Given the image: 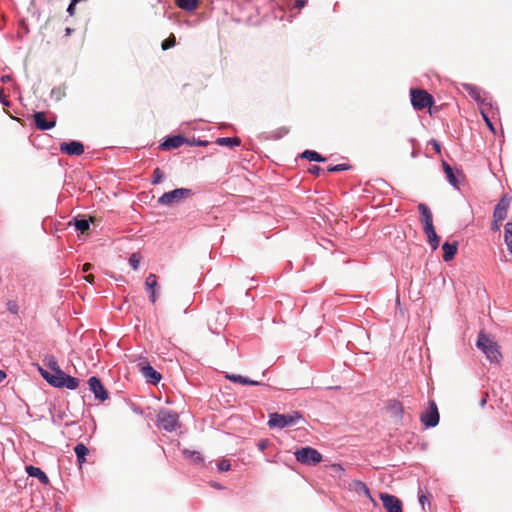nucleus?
<instances>
[{
    "label": "nucleus",
    "mask_w": 512,
    "mask_h": 512,
    "mask_svg": "<svg viewBox=\"0 0 512 512\" xmlns=\"http://www.w3.org/2000/svg\"><path fill=\"white\" fill-rule=\"evenodd\" d=\"M38 371L42 378L52 387L62 389L67 388L69 390H75L78 388L80 380L76 377H73L63 370L58 371L57 373H50L48 370L39 366Z\"/></svg>",
    "instance_id": "nucleus-1"
},
{
    "label": "nucleus",
    "mask_w": 512,
    "mask_h": 512,
    "mask_svg": "<svg viewBox=\"0 0 512 512\" xmlns=\"http://www.w3.org/2000/svg\"><path fill=\"white\" fill-rule=\"evenodd\" d=\"M418 210L421 214V222L423 224V231L428 238V243L433 251L437 250L440 243V237L437 235L433 225V215L429 207L424 203L418 204Z\"/></svg>",
    "instance_id": "nucleus-2"
},
{
    "label": "nucleus",
    "mask_w": 512,
    "mask_h": 512,
    "mask_svg": "<svg viewBox=\"0 0 512 512\" xmlns=\"http://www.w3.org/2000/svg\"><path fill=\"white\" fill-rule=\"evenodd\" d=\"M305 422L303 415L300 411H293L288 414H280L273 412L269 414L267 425L270 429H284L290 426L297 425L299 421Z\"/></svg>",
    "instance_id": "nucleus-3"
},
{
    "label": "nucleus",
    "mask_w": 512,
    "mask_h": 512,
    "mask_svg": "<svg viewBox=\"0 0 512 512\" xmlns=\"http://www.w3.org/2000/svg\"><path fill=\"white\" fill-rule=\"evenodd\" d=\"M476 347L485 354L491 363H498L502 358L498 344L484 332L478 334Z\"/></svg>",
    "instance_id": "nucleus-4"
},
{
    "label": "nucleus",
    "mask_w": 512,
    "mask_h": 512,
    "mask_svg": "<svg viewBox=\"0 0 512 512\" xmlns=\"http://www.w3.org/2000/svg\"><path fill=\"white\" fill-rule=\"evenodd\" d=\"M462 87L475 102L482 105L484 108L498 110L497 102L494 101L492 96L486 92H483L484 96H482V90L478 86L470 83H464Z\"/></svg>",
    "instance_id": "nucleus-5"
},
{
    "label": "nucleus",
    "mask_w": 512,
    "mask_h": 512,
    "mask_svg": "<svg viewBox=\"0 0 512 512\" xmlns=\"http://www.w3.org/2000/svg\"><path fill=\"white\" fill-rule=\"evenodd\" d=\"M157 426L166 432H173L179 426V415L172 410H160L157 415Z\"/></svg>",
    "instance_id": "nucleus-6"
},
{
    "label": "nucleus",
    "mask_w": 512,
    "mask_h": 512,
    "mask_svg": "<svg viewBox=\"0 0 512 512\" xmlns=\"http://www.w3.org/2000/svg\"><path fill=\"white\" fill-rule=\"evenodd\" d=\"M410 100L415 110L430 108L434 104V98L423 89L412 88L410 90Z\"/></svg>",
    "instance_id": "nucleus-7"
},
{
    "label": "nucleus",
    "mask_w": 512,
    "mask_h": 512,
    "mask_svg": "<svg viewBox=\"0 0 512 512\" xmlns=\"http://www.w3.org/2000/svg\"><path fill=\"white\" fill-rule=\"evenodd\" d=\"M194 192L189 188H176L171 191L163 193L157 200L159 205L171 206L179 202L183 198L193 196Z\"/></svg>",
    "instance_id": "nucleus-8"
},
{
    "label": "nucleus",
    "mask_w": 512,
    "mask_h": 512,
    "mask_svg": "<svg viewBox=\"0 0 512 512\" xmlns=\"http://www.w3.org/2000/svg\"><path fill=\"white\" fill-rule=\"evenodd\" d=\"M296 460L305 465H317L322 461V454L310 446L301 447L294 453Z\"/></svg>",
    "instance_id": "nucleus-9"
},
{
    "label": "nucleus",
    "mask_w": 512,
    "mask_h": 512,
    "mask_svg": "<svg viewBox=\"0 0 512 512\" xmlns=\"http://www.w3.org/2000/svg\"><path fill=\"white\" fill-rule=\"evenodd\" d=\"M440 414L434 400L428 402L426 409L420 414V422L427 428H434L439 424Z\"/></svg>",
    "instance_id": "nucleus-10"
},
{
    "label": "nucleus",
    "mask_w": 512,
    "mask_h": 512,
    "mask_svg": "<svg viewBox=\"0 0 512 512\" xmlns=\"http://www.w3.org/2000/svg\"><path fill=\"white\" fill-rule=\"evenodd\" d=\"M89 390L94 394L96 400L104 402L109 398V393L104 387L101 379L97 376H91L88 379Z\"/></svg>",
    "instance_id": "nucleus-11"
},
{
    "label": "nucleus",
    "mask_w": 512,
    "mask_h": 512,
    "mask_svg": "<svg viewBox=\"0 0 512 512\" xmlns=\"http://www.w3.org/2000/svg\"><path fill=\"white\" fill-rule=\"evenodd\" d=\"M59 150L68 156H80L84 153L85 146L78 140H69L61 142Z\"/></svg>",
    "instance_id": "nucleus-12"
},
{
    "label": "nucleus",
    "mask_w": 512,
    "mask_h": 512,
    "mask_svg": "<svg viewBox=\"0 0 512 512\" xmlns=\"http://www.w3.org/2000/svg\"><path fill=\"white\" fill-rule=\"evenodd\" d=\"M185 142H188V138L183 136L182 134L167 135L160 142L159 149L163 151L177 149L183 144H186Z\"/></svg>",
    "instance_id": "nucleus-13"
},
{
    "label": "nucleus",
    "mask_w": 512,
    "mask_h": 512,
    "mask_svg": "<svg viewBox=\"0 0 512 512\" xmlns=\"http://www.w3.org/2000/svg\"><path fill=\"white\" fill-rule=\"evenodd\" d=\"M379 498L382 502L386 512H402L403 506L401 500L395 495H391L385 492L379 494Z\"/></svg>",
    "instance_id": "nucleus-14"
},
{
    "label": "nucleus",
    "mask_w": 512,
    "mask_h": 512,
    "mask_svg": "<svg viewBox=\"0 0 512 512\" xmlns=\"http://www.w3.org/2000/svg\"><path fill=\"white\" fill-rule=\"evenodd\" d=\"M95 218L92 216L79 214L73 217L69 225L73 226L76 231L84 234L89 231L91 224H94Z\"/></svg>",
    "instance_id": "nucleus-15"
},
{
    "label": "nucleus",
    "mask_w": 512,
    "mask_h": 512,
    "mask_svg": "<svg viewBox=\"0 0 512 512\" xmlns=\"http://www.w3.org/2000/svg\"><path fill=\"white\" fill-rule=\"evenodd\" d=\"M34 125L41 131H47L56 126V118L51 120L46 119V113L43 111H36L33 114Z\"/></svg>",
    "instance_id": "nucleus-16"
},
{
    "label": "nucleus",
    "mask_w": 512,
    "mask_h": 512,
    "mask_svg": "<svg viewBox=\"0 0 512 512\" xmlns=\"http://www.w3.org/2000/svg\"><path fill=\"white\" fill-rule=\"evenodd\" d=\"M141 372L145 377L146 381L150 384L157 385L161 379V374L155 370L149 363H146L141 367Z\"/></svg>",
    "instance_id": "nucleus-17"
},
{
    "label": "nucleus",
    "mask_w": 512,
    "mask_h": 512,
    "mask_svg": "<svg viewBox=\"0 0 512 512\" xmlns=\"http://www.w3.org/2000/svg\"><path fill=\"white\" fill-rule=\"evenodd\" d=\"M458 241H445L442 244V250H443V260L445 262L451 261L458 251Z\"/></svg>",
    "instance_id": "nucleus-18"
},
{
    "label": "nucleus",
    "mask_w": 512,
    "mask_h": 512,
    "mask_svg": "<svg viewBox=\"0 0 512 512\" xmlns=\"http://www.w3.org/2000/svg\"><path fill=\"white\" fill-rule=\"evenodd\" d=\"M25 471L29 477L36 478L41 484L47 485L49 478L46 473L39 467L33 465H27Z\"/></svg>",
    "instance_id": "nucleus-19"
},
{
    "label": "nucleus",
    "mask_w": 512,
    "mask_h": 512,
    "mask_svg": "<svg viewBox=\"0 0 512 512\" xmlns=\"http://www.w3.org/2000/svg\"><path fill=\"white\" fill-rule=\"evenodd\" d=\"M350 488L355 491L356 493H358L359 495L360 494H363L365 497H367L374 505H377L376 504V501L374 500V498L372 497L371 495V492H370V489L368 488V486L362 482L361 480H353L351 483H350Z\"/></svg>",
    "instance_id": "nucleus-20"
},
{
    "label": "nucleus",
    "mask_w": 512,
    "mask_h": 512,
    "mask_svg": "<svg viewBox=\"0 0 512 512\" xmlns=\"http://www.w3.org/2000/svg\"><path fill=\"white\" fill-rule=\"evenodd\" d=\"M442 168H443V171L446 175V178H447V181L449 182V184L453 188L459 189L460 182H459L453 168L444 160L442 161Z\"/></svg>",
    "instance_id": "nucleus-21"
},
{
    "label": "nucleus",
    "mask_w": 512,
    "mask_h": 512,
    "mask_svg": "<svg viewBox=\"0 0 512 512\" xmlns=\"http://www.w3.org/2000/svg\"><path fill=\"white\" fill-rule=\"evenodd\" d=\"M182 455L184 458L189 459L193 464L204 466V457L199 451L184 448L182 449Z\"/></svg>",
    "instance_id": "nucleus-22"
},
{
    "label": "nucleus",
    "mask_w": 512,
    "mask_h": 512,
    "mask_svg": "<svg viewBox=\"0 0 512 512\" xmlns=\"http://www.w3.org/2000/svg\"><path fill=\"white\" fill-rule=\"evenodd\" d=\"M226 378L233 383H239L242 385L259 386L262 384L259 381L251 380L250 378L239 374H229L226 376Z\"/></svg>",
    "instance_id": "nucleus-23"
},
{
    "label": "nucleus",
    "mask_w": 512,
    "mask_h": 512,
    "mask_svg": "<svg viewBox=\"0 0 512 512\" xmlns=\"http://www.w3.org/2000/svg\"><path fill=\"white\" fill-rule=\"evenodd\" d=\"M74 452L76 455L77 462L81 466L86 462V457L89 454V449L84 443L79 442L74 446Z\"/></svg>",
    "instance_id": "nucleus-24"
},
{
    "label": "nucleus",
    "mask_w": 512,
    "mask_h": 512,
    "mask_svg": "<svg viewBox=\"0 0 512 512\" xmlns=\"http://www.w3.org/2000/svg\"><path fill=\"white\" fill-rule=\"evenodd\" d=\"M174 2L177 7L187 12L195 11L200 4V0H174Z\"/></svg>",
    "instance_id": "nucleus-25"
},
{
    "label": "nucleus",
    "mask_w": 512,
    "mask_h": 512,
    "mask_svg": "<svg viewBox=\"0 0 512 512\" xmlns=\"http://www.w3.org/2000/svg\"><path fill=\"white\" fill-rule=\"evenodd\" d=\"M301 158L306 159L308 161H314V162H325L326 158L322 156L320 153L314 150H305L301 153Z\"/></svg>",
    "instance_id": "nucleus-26"
},
{
    "label": "nucleus",
    "mask_w": 512,
    "mask_h": 512,
    "mask_svg": "<svg viewBox=\"0 0 512 512\" xmlns=\"http://www.w3.org/2000/svg\"><path fill=\"white\" fill-rule=\"evenodd\" d=\"M390 413L398 418H401L404 414L403 405L397 400H390L387 406Z\"/></svg>",
    "instance_id": "nucleus-27"
},
{
    "label": "nucleus",
    "mask_w": 512,
    "mask_h": 512,
    "mask_svg": "<svg viewBox=\"0 0 512 512\" xmlns=\"http://www.w3.org/2000/svg\"><path fill=\"white\" fill-rule=\"evenodd\" d=\"M216 144L219 146L236 147L241 144V140L238 137H220L217 138Z\"/></svg>",
    "instance_id": "nucleus-28"
},
{
    "label": "nucleus",
    "mask_w": 512,
    "mask_h": 512,
    "mask_svg": "<svg viewBox=\"0 0 512 512\" xmlns=\"http://www.w3.org/2000/svg\"><path fill=\"white\" fill-rule=\"evenodd\" d=\"M504 241L510 254H512V222L504 226Z\"/></svg>",
    "instance_id": "nucleus-29"
},
{
    "label": "nucleus",
    "mask_w": 512,
    "mask_h": 512,
    "mask_svg": "<svg viewBox=\"0 0 512 512\" xmlns=\"http://www.w3.org/2000/svg\"><path fill=\"white\" fill-rule=\"evenodd\" d=\"M45 365L50 370V373H57L58 371L62 370L58 364L57 359L53 356H47L44 360Z\"/></svg>",
    "instance_id": "nucleus-30"
},
{
    "label": "nucleus",
    "mask_w": 512,
    "mask_h": 512,
    "mask_svg": "<svg viewBox=\"0 0 512 512\" xmlns=\"http://www.w3.org/2000/svg\"><path fill=\"white\" fill-rule=\"evenodd\" d=\"M145 287L147 291H153L158 289L157 277L155 274L150 273L145 279Z\"/></svg>",
    "instance_id": "nucleus-31"
},
{
    "label": "nucleus",
    "mask_w": 512,
    "mask_h": 512,
    "mask_svg": "<svg viewBox=\"0 0 512 512\" xmlns=\"http://www.w3.org/2000/svg\"><path fill=\"white\" fill-rule=\"evenodd\" d=\"M289 133V129L286 127H280L272 132H270L269 136H267V139L270 140H279L285 135Z\"/></svg>",
    "instance_id": "nucleus-32"
},
{
    "label": "nucleus",
    "mask_w": 512,
    "mask_h": 512,
    "mask_svg": "<svg viewBox=\"0 0 512 512\" xmlns=\"http://www.w3.org/2000/svg\"><path fill=\"white\" fill-rule=\"evenodd\" d=\"M351 168H352V166L350 164L342 163V164L329 165L327 167V171L331 172V173H336V172L347 171V170H350Z\"/></svg>",
    "instance_id": "nucleus-33"
},
{
    "label": "nucleus",
    "mask_w": 512,
    "mask_h": 512,
    "mask_svg": "<svg viewBox=\"0 0 512 512\" xmlns=\"http://www.w3.org/2000/svg\"><path fill=\"white\" fill-rule=\"evenodd\" d=\"M164 177H165V175H164L163 171L159 167H156L153 171V178L151 180V184L157 185V184L161 183L162 180L164 179Z\"/></svg>",
    "instance_id": "nucleus-34"
},
{
    "label": "nucleus",
    "mask_w": 512,
    "mask_h": 512,
    "mask_svg": "<svg viewBox=\"0 0 512 512\" xmlns=\"http://www.w3.org/2000/svg\"><path fill=\"white\" fill-rule=\"evenodd\" d=\"M507 211L508 210H506V209L494 207L493 219L496 220V222L503 221L507 217Z\"/></svg>",
    "instance_id": "nucleus-35"
},
{
    "label": "nucleus",
    "mask_w": 512,
    "mask_h": 512,
    "mask_svg": "<svg viewBox=\"0 0 512 512\" xmlns=\"http://www.w3.org/2000/svg\"><path fill=\"white\" fill-rule=\"evenodd\" d=\"M176 44V37L171 34L168 38L162 41L161 48L162 50L166 51L172 47H174Z\"/></svg>",
    "instance_id": "nucleus-36"
},
{
    "label": "nucleus",
    "mask_w": 512,
    "mask_h": 512,
    "mask_svg": "<svg viewBox=\"0 0 512 512\" xmlns=\"http://www.w3.org/2000/svg\"><path fill=\"white\" fill-rule=\"evenodd\" d=\"M187 145L196 146V147H206L210 144L207 140H202L200 138L193 137L192 139L188 138V142H185Z\"/></svg>",
    "instance_id": "nucleus-37"
},
{
    "label": "nucleus",
    "mask_w": 512,
    "mask_h": 512,
    "mask_svg": "<svg viewBox=\"0 0 512 512\" xmlns=\"http://www.w3.org/2000/svg\"><path fill=\"white\" fill-rule=\"evenodd\" d=\"M140 260H141V257L139 255V253H132L129 257V265L131 266V268L133 270H137L139 268V265H140Z\"/></svg>",
    "instance_id": "nucleus-38"
},
{
    "label": "nucleus",
    "mask_w": 512,
    "mask_h": 512,
    "mask_svg": "<svg viewBox=\"0 0 512 512\" xmlns=\"http://www.w3.org/2000/svg\"><path fill=\"white\" fill-rule=\"evenodd\" d=\"M481 116L486 124V126L488 127V129L493 133L495 134L496 133V129H495V126L494 124L492 123L490 117L488 116V114L483 110L481 109Z\"/></svg>",
    "instance_id": "nucleus-39"
},
{
    "label": "nucleus",
    "mask_w": 512,
    "mask_h": 512,
    "mask_svg": "<svg viewBox=\"0 0 512 512\" xmlns=\"http://www.w3.org/2000/svg\"><path fill=\"white\" fill-rule=\"evenodd\" d=\"M510 202H511V198H509L507 195H504L500 198V200L495 205V207L508 210V208L510 206Z\"/></svg>",
    "instance_id": "nucleus-40"
},
{
    "label": "nucleus",
    "mask_w": 512,
    "mask_h": 512,
    "mask_svg": "<svg viewBox=\"0 0 512 512\" xmlns=\"http://www.w3.org/2000/svg\"><path fill=\"white\" fill-rule=\"evenodd\" d=\"M6 307L7 310L13 315H17L19 312V306L15 300H8L6 302Z\"/></svg>",
    "instance_id": "nucleus-41"
},
{
    "label": "nucleus",
    "mask_w": 512,
    "mask_h": 512,
    "mask_svg": "<svg viewBox=\"0 0 512 512\" xmlns=\"http://www.w3.org/2000/svg\"><path fill=\"white\" fill-rule=\"evenodd\" d=\"M217 468L220 472H227L231 469V464L228 460L223 459L217 464Z\"/></svg>",
    "instance_id": "nucleus-42"
},
{
    "label": "nucleus",
    "mask_w": 512,
    "mask_h": 512,
    "mask_svg": "<svg viewBox=\"0 0 512 512\" xmlns=\"http://www.w3.org/2000/svg\"><path fill=\"white\" fill-rule=\"evenodd\" d=\"M80 1L79 0H71L68 7H67V13L70 15V16H73L74 13H75V10H76V5L79 3Z\"/></svg>",
    "instance_id": "nucleus-43"
},
{
    "label": "nucleus",
    "mask_w": 512,
    "mask_h": 512,
    "mask_svg": "<svg viewBox=\"0 0 512 512\" xmlns=\"http://www.w3.org/2000/svg\"><path fill=\"white\" fill-rule=\"evenodd\" d=\"M270 445V441L269 439H261L258 441L257 443V448L260 450V451H265Z\"/></svg>",
    "instance_id": "nucleus-44"
},
{
    "label": "nucleus",
    "mask_w": 512,
    "mask_h": 512,
    "mask_svg": "<svg viewBox=\"0 0 512 512\" xmlns=\"http://www.w3.org/2000/svg\"><path fill=\"white\" fill-rule=\"evenodd\" d=\"M429 144L433 147L434 151L438 154L441 153V144L436 139H431Z\"/></svg>",
    "instance_id": "nucleus-45"
},
{
    "label": "nucleus",
    "mask_w": 512,
    "mask_h": 512,
    "mask_svg": "<svg viewBox=\"0 0 512 512\" xmlns=\"http://www.w3.org/2000/svg\"><path fill=\"white\" fill-rule=\"evenodd\" d=\"M0 103L5 107L10 106V102L7 100V97L2 89H0Z\"/></svg>",
    "instance_id": "nucleus-46"
},
{
    "label": "nucleus",
    "mask_w": 512,
    "mask_h": 512,
    "mask_svg": "<svg viewBox=\"0 0 512 512\" xmlns=\"http://www.w3.org/2000/svg\"><path fill=\"white\" fill-rule=\"evenodd\" d=\"M321 170V167L317 165H313L309 168V172L313 175H319Z\"/></svg>",
    "instance_id": "nucleus-47"
},
{
    "label": "nucleus",
    "mask_w": 512,
    "mask_h": 512,
    "mask_svg": "<svg viewBox=\"0 0 512 512\" xmlns=\"http://www.w3.org/2000/svg\"><path fill=\"white\" fill-rule=\"evenodd\" d=\"M305 4H306V0H295L293 7L297 8V9H301L305 6Z\"/></svg>",
    "instance_id": "nucleus-48"
},
{
    "label": "nucleus",
    "mask_w": 512,
    "mask_h": 512,
    "mask_svg": "<svg viewBox=\"0 0 512 512\" xmlns=\"http://www.w3.org/2000/svg\"><path fill=\"white\" fill-rule=\"evenodd\" d=\"M156 291H157V290L147 291V292H148V294H149V300H150V302H152V303H155V302H156V300H157V294H156Z\"/></svg>",
    "instance_id": "nucleus-49"
},
{
    "label": "nucleus",
    "mask_w": 512,
    "mask_h": 512,
    "mask_svg": "<svg viewBox=\"0 0 512 512\" xmlns=\"http://www.w3.org/2000/svg\"><path fill=\"white\" fill-rule=\"evenodd\" d=\"M409 141L411 142V144H412V146H413V150H412V152H411V157H412V158H416V157L418 156V151L414 148V145H415V143H416V140H415V139H413V138H411Z\"/></svg>",
    "instance_id": "nucleus-50"
},
{
    "label": "nucleus",
    "mask_w": 512,
    "mask_h": 512,
    "mask_svg": "<svg viewBox=\"0 0 512 512\" xmlns=\"http://www.w3.org/2000/svg\"><path fill=\"white\" fill-rule=\"evenodd\" d=\"M429 502L428 497L426 495H420L419 496V503L422 506V508H425V503Z\"/></svg>",
    "instance_id": "nucleus-51"
},
{
    "label": "nucleus",
    "mask_w": 512,
    "mask_h": 512,
    "mask_svg": "<svg viewBox=\"0 0 512 512\" xmlns=\"http://www.w3.org/2000/svg\"><path fill=\"white\" fill-rule=\"evenodd\" d=\"M491 230L493 232L499 231L500 230L499 222H496V220H494L493 223H492V226H491Z\"/></svg>",
    "instance_id": "nucleus-52"
},
{
    "label": "nucleus",
    "mask_w": 512,
    "mask_h": 512,
    "mask_svg": "<svg viewBox=\"0 0 512 512\" xmlns=\"http://www.w3.org/2000/svg\"><path fill=\"white\" fill-rule=\"evenodd\" d=\"M85 281L92 284L95 280V276L93 274H88L84 277Z\"/></svg>",
    "instance_id": "nucleus-53"
},
{
    "label": "nucleus",
    "mask_w": 512,
    "mask_h": 512,
    "mask_svg": "<svg viewBox=\"0 0 512 512\" xmlns=\"http://www.w3.org/2000/svg\"><path fill=\"white\" fill-rule=\"evenodd\" d=\"M65 416H66L65 411H59L58 414H57V418L59 420H63L65 418Z\"/></svg>",
    "instance_id": "nucleus-54"
},
{
    "label": "nucleus",
    "mask_w": 512,
    "mask_h": 512,
    "mask_svg": "<svg viewBox=\"0 0 512 512\" xmlns=\"http://www.w3.org/2000/svg\"><path fill=\"white\" fill-rule=\"evenodd\" d=\"M212 487H214V488H216L218 490H221V489L224 488L221 484L216 483V482L212 483Z\"/></svg>",
    "instance_id": "nucleus-55"
},
{
    "label": "nucleus",
    "mask_w": 512,
    "mask_h": 512,
    "mask_svg": "<svg viewBox=\"0 0 512 512\" xmlns=\"http://www.w3.org/2000/svg\"><path fill=\"white\" fill-rule=\"evenodd\" d=\"M73 31H74V30H73L72 28L67 27V28L65 29V35H66V36H69V35H71V34L73 33Z\"/></svg>",
    "instance_id": "nucleus-56"
},
{
    "label": "nucleus",
    "mask_w": 512,
    "mask_h": 512,
    "mask_svg": "<svg viewBox=\"0 0 512 512\" xmlns=\"http://www.w3.org/2000/svg\"><path fill=\"white\" fill-rule=\"evenodd\" d=\"M90 268H91V265H90V264H88V263H86V264H84V265H83V271H84V272H88V271L90 270Z\"/></svg>",
    "instance_id": "nucleus-57"
},
{
    "label": "nucleus",
    "mask_w": 512,
    "mask_h": 512,
    "mask_svg": "<svg viewBox=\"0 0 512 512\" xmlns=\"http://www.w3.org/2000/svg\"><path fill=\"white\" fill-rule=\"evenodd\" d=\"M6 373L3 370H0V381L4 380L6 378Z\"/></svg>",
    "instance_id": "nucleus-58"
},
{
    "label": "nucleus",
    "mask_w": 512,
    "mask_h": 512,
    "mask_svg": "<svg viewBox=\"0 0 512 512\" xmlns=\"http://www.w3.org/2000/svg\"><path fill=\"white\" fill-rule=\"evenodd\" d=\"M486 402H487L486 398H485V397H483V398H481V400H480L479 404H480V406H481V407H484V406H485V404H486Z\"/></svg>",
    "instance_id": "nucleus-59"
},
{
    "label": "nucleus",
    "mask_w": 512,
    "mask_h": 512,
    "mask_svg": "<svg viewBox=\"0 0 512 512\" xmlns=\"http://www.w3.org/2000/svg\"><path fill=\"white\" fill-rule=\"evenodd\" d=\"M9 79H10V77H9V76H2V78H1V80H2L3 82H5V81H7V80H9Z\"/></svg>",
    "instance_id": "nucleus-60"
},
{
    "label": "nucleus",
    "mask_w": 512,
    "mask_h": 512,
    "mask_svg": "<svg viewBox=\"0 0 512 512\" xmlns=\"http://www.w3.org/2000/svg\"><path fill=\"white\" fill-rule=\"evenodd\" d=\"M56 95H58V96H57V100H59V99L61 98V93H60V90H59V89L57 90Z\"/></svg>",
    "instance_id": "nucleus-61"
},
{
    "label": "nucleus",
    "mask_w": 512,
    "mask_h": 512,
    "mask_svg": "<svg viewBox=\"0 0 512 512\" xmlns=\"http://www.w3.org/2000/svg\"><path fill=\"white\" fill-rule=\"evenodd\" d=\"M57 90H58V89H55V88H54V89L52 90V94H55V93L57 92Z\"/></svg>",
    "instance_id": "nucleus-62"
}]
</instances>
